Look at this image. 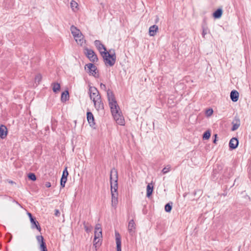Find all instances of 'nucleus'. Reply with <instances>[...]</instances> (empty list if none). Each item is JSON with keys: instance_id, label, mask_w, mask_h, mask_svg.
Masks as SVG:
<instances>
[{"instance_id": "f3484780", "label": "nucleus", "mask_w": 251, "mask_h": 251, "mask_svg": "<svg viewBox=\"0 0 251 251\" xmlns=\"http://www.w3.org/2000/svg\"><path fill=\"white\" fill-rule=\"evenodd\" d=\"M107 96H108V99L109 105H110L111 104H116L117 103V101L115 100L114 96L112 92L108 91L107 92Z\"/></svg>"}, {"instance_id": "4c0bfd02", "label": "nucleus", "mask_w": 251, "mask_h": 251, "mask_svg": "<svg viewBox=\"0 0 251 251\" xmlns=\"http://www.w3.org/2000/svg\"><path fill=\"white\" fill-rule=\"evenodd\" d=\"M208 29L207 27L202 26V35L203 38L205 37V35L207 34Z\"/></svg>"}, {"instance_id": "412c9836", "label": "nucleus", "mask_w": 251, "mask_h": 251, "mask_svg": "<svg viewBox=\"0 0 251 251\" xmlns=\"http://www.w3.org/2000/svg\"><path fill=\"white\" fill-rule=\"evenodd\" d=\"M116 123L120 125H124L125 123V121L123 117L121 115H118L117 117H114Z\"/></svg>"}, {"instance_id": "bb28decb", "label": "nucleus", "mask_w": 251, "mask_h": 251, "mask_svg": "<svg viewBox=\"0 0 251 251\" xmlns=\"http://www.w3.org/2000/svg\"><path fill=\"white\" fill-rule=\"evenodd\" d=\"M83 225H84V229L87 233H88L91 231V230L92 229V226L89 225V224L88 223H86L85 222H83Z\"/></svg>"}, {"instance_id": "5701e85b", "label": "nucleus", "mask_w": 251, "mask_h": 251, "mask_svg": "<svg viewBox=\"0 0 251 251\" xmlns=\"http://www.w3.org/2000/svg\"><path fill=\"white\" fill-rule=\"evenodd\" d=\"M70 29L71 31V33L73 34L74 37H75V36L78 35V34H79V35H80V33H81L80 32V31L79 30V29L77 28L74 25H72L71 26Z\"/></svg>"}, {"instance_id": "c03bdc74", "label": "nucleus", "mask_w": 251, "mask_h": 251, "mask_svg": "<svg viewBox=\"0 0 251 251\" xmlns=\"http://www.w3.org/2000/svg\"><path fill=\"white\" fill-rule=\"evenodd\" d=\"M59 214H60L59 211L58 210H57V209H56L55 210V215L56 216H58Z\"/></svg>"}, {"instance_id": "e433bc0d", "label": "nucleus", "mask_w": 251, "mask_h": 251, "mask_svg": "<svg viewBox=\"0 0 251 251\" xmlns=\"http://www.w3.org/2000/svg\"><path fill=\"white\" fill-rule=\"evenodd\" d=\"M100 241V240L99 239L95 240V238H94L93 245L96 248L100 245V243H99Z\"/></svg>"}, {"instance_id": "4468645a", "label": "nucleus", "mask_w": 251, "mask_h": 251, "mask_svg": "<svg viewBox=\"0 0 251 251\" xmlns=\"http://www.w3.org/2000/svg\"><path fill=\"white\" fill-rule=\"evenodd\" d=\"M116 242L117 246V251H121V239L120 234L118 232H115Z\"/></svg>"}, {"instance_id": "473e14b6", "label": "nucleus", "mask_w": 251, "mask_h": 251, "mask_svg": "<svg viewBox=\"0 0 251 251\" xmlns=\"http://www.w3.org/2000/svg\"><path fill=\"white\" fill-rule=\"evenodd\" d=\"M28 177L29 179L32 180V181H35L36 180V176L35 175L32 173L28 174Z\"/></svg>"}, {"instance_id": "f257e3e1", "label": "nucleus", "mask_w": 251, "mask_h": 251, "mask_svg": "<svg viewBox=\"0 0 251 251\" xmlns=\"http://www.w3.org/2000/svg\"><path fill=\"white\" fill-rule=\"evenodd\" d=\"M94 44L102 57L105 65L110 67L113 66L116 60V55L114 50H113V53L111 52V50L109 51H107L105 47L100 40H95Z\"/></svg>"}, {"instance_id": "6e6552de", "label": "nucleus", "mask_w": 251, "mask_h": 251, "mask_svg": "<svg viewBox=\"0 0 251 251\" xmlns=\"http://www.w3.org/2000/svg\"><path fill=\"white\" fill-rule=\"evenodd\" d=\"M136 225L133 220H131L128 222V230L130 235L132 236L135 233Z\"/></svg>"}, {"instance_id": "393cba45", "label": "nucleus", "mask_w": 251, "mask_h": 251, "mask_svg": "<svg viewBox=\"0 0 251 251\" xmlns=\"http://www.w3.org/2000/svg\"><path fill=\"white\" fill-rule=\"evenodd\" d=\"M69 95L68 91L63 92L61 94V100L62 101H66L69 99Z\"/></svg>"}, {"instance_id": "de8ad7c7", "label": "nucleus", "mask_w": 251, "mask_h": 251, "mask_svg": "<svg viewBox=\"0 0 251 251\" xmlns=\"http://www.w3.org/2000/svg\"><path fill=\"white\" fill-rule=\"evenodd\" d=\"M11 237L10 238V239L8 240V242H10L11 240Z\"/></svg>"}, {"instance_id": "39448f33", "label": "nucleus", "mask_w": 251, "mask_h": 251, "mask_svg": "<svg viewBox=\"0 0 251 251\" xmlns=\"http://www.w3.org/2000/svg\"><path fill=\"white\" fill-rule=\"evenodd\" d=\"M90 97L92 100L97 99V98H100L101 97L97 89L95 87L90 86L89 89Z\"/></svg>"}, {"instance_id": "2eb2a0df", "label": "nucleus", "mask_w": 251, "mask_h": 251, "mask_svg": "<svg viewBox=\"0 0 251 251\" xmlns=\"http://www.w3.org/2000/svg\"><path fill=\"white\" fill-rule=\"evenodd\" d=\"M30 222L31 225V227L32 228H36L38 231H41V227L39 225L38 222L36 220L35 218H31Z\"/></svg>"}, {"instance_id": "f704fd0d", "label": "nucleus", "mask_w": 251, "mask_h": 251, "mask_svg": "<svg viewBox=\"0 0 251 251\" xmlns=\"http://www.w3.org/2000/svg\"><path fill=\"white\" fill-rule=\"evenodd\" d=\"M42 79V75L40 74H38L36 75L35 77V82H37L38 84L41 81Z\"/></svg>"}, {"instance_id": "b1692460", "label": "nucleus", "mask_w": 251, "mask_h": 251, "mask_svg": "<svg viewBox=\"0 0 251 251\" xmlns=\"http://www.w3.org/2000/svg\"><path fill=\"white\" fill-rule=\"evenodd\" d=\"M153 187L151 183H150L147 185V197H150L153 192Z\"/></svg>"}, {"instance_id": "7c9ffc66", "label": "nucleus", "mask_w": 251, "mask_h": 251, "mask_svg": "<svg viewBox=\"0 0 251 251\" xmlns=\"http://www.w3.org/2000/svg\"><path fill=\"white\" fill-rule=\"evenodd\" d=\"M171 166L170 165H168L163 169L162 172L163 174H166L171 170Z\"/></svg>"}, {"instance_id": "a19ab883", "label": "nucleus", "mask_w": 251, "mask_h": 251, "mask_svg": "<svg viewBox=\"0 0 251 251\" xmlns=\"http://www.w3.org/2000/svg\"><path fill=\"white\" fill-rule=\"evenodd\" d=\"M100 87L101 89L106 90V85L102 83H100Z\"/></svg>"}, {"instance_id": "7ed1b4c3", "label": "nucleus", "mask_w": 251, "mask_h": 251, "mask_svg": "<svg viewBox=\"0 0 251 251\" xmlns=\"http://www.w3.org/2000/svg\"><path fill=\"white\" fill-rule=\"evenodd\" d=\"M85 69L86 70L88 73L90 74V75H92L96 77L98 76H96L97 73H98V71L97 70V67L92 63H88L85 65Z\"/></svg>"}, {"instance_id": "20e7f679", "label": "nucleus", "mask_w": 251, "mask_h": 251, "mask_svg": "<svg viewBox=\"0 0 251 251\" xmlns=\"http://www.w3.org/2000/svg\"><path fill=\"white\" fill-rule=\"evenodd\" d=\"M84 53L90 61L95 62L98 60L97 54L91 49H85Z\"/></svg>"}, {"instance_id": "2f4dec72", "label": "nucleus", "mask_w": 251, "mask_h": 251, "mask_svg": "<svg viewBox=\"0 0 251 251\" xmlns=\"http://www.w3.org/2000/svg\"><path fill=\"white\" fill-rule=\"evenodd\" d=\"M40 249L41 251H48L46 243L40 244Z\"/></svg>"}, {"instance_id": "c756f323", "label": "nucleus", "mask_w": 251, "mask_h": 251, "mask_svg": "<svg viewBox=\"0 0 251 251\" xmlns=\"http://www.w3.org/2000/svg\"><path fill=\"white\" fill-rule=\"evenodd\" d=\"M210 132L209 130L206 131L203 134L202 138L204 140H207L210 137Z\"/></svg>"}, {"instance_id": "9d476101", "label": "nucleus", "mask_w": 251, "mask_h": 251, "mask_svg": "<svg viewBox=\"0 0 251 251\" xmlns=\"http://www.w3.org/2000/svg\"><path fill=\"white\" fill-rule=\"evenodd\" d=\"M239 144L238 140L237 138L233 137L229 141V147L231 150H234L237 148Z\"/></svg>"}, {"instance_id": "49530a36", "label": "nucleus", "mask_w": 251, "mask_h": 251, "mask_svg": "<svg viewBox=\"0 0 251 251\" xmlns=\"http://www.w3.org/2000/svg\"><path fill=\"white\" fill-rule=\"evenodd\" d=\"M67 176H67L64 175L62 174L61 178H64V179H66V180H67Z\"/></svg>"}, {"instance_id": "37998d69", "label": "nucleus", "mask_w": 251, "mask_h": 251, "mask_svg": "<svg viewBox=\"0 0 251 251\" xmlns=\"http://www.w3.org/2000/svg\"><path fill=\"white\" fill-rule=\"evenodd\" d=\"M217 134H215V135H214V137H215V138H214V140H213V143H214V144H215L217 143H216V141H217Z\"/></svg>"}, {"instance_id": "a211bd4d", "label": "nucleus", "mask_w": 251, "mask_h": 251, "mask_svg": "<svg viewBox=\"0 0 251 251\" xmlns=\"http://www.w3.org/2000/svg\"><path fill=\"white\" fill-rule=\"evenodd\" d=\"M158 29V26L156 25H153L150 26L149 30V35L151 36H154L156 34Z\"/></svg>"}, {"instance_id": "f8f14e48", "label": "nucleus", "mask_w": 251, "mask_h": 251, "mask_svg": "<svg viewBox=\"0 0 251 251\" xmlns=\"http://www.w3.org/2000/svg\"><path fill=\"white\" fill-rule=\"evenodd\" d=\"M233 125L231 130L235 131L237 130L240 126V121L238 117L236 116L234 117L233 121L232 122Z\"/></svg>"}, {"instance_id": "c85d7f7f", "label": "nucleus", "mask_w": 251, "mask_h": 251, "mask_svg": "<svg viewBox=\"0 0 251 251\" xmlns=\"http://www.w3.org/2000/svg\"><path fill=\"white\" fill-rule=\"evenodd\" d=\"M172 209V203H168L165 206V210L167 212H170Z\"/></svg>"}, {"instance_id": "ea45409f", "label": "nucleus", "mask_w": 251, "mask_h": 251, "mask_svg": "<svg viewBox=\"0 0 251 251\" xmlns=\"http://www.w3.org/2000/svg\"><path fill=\"white\" fill-rule=\"evenodd\" d=\"M63 174V175H64L67 176H68L69 173H68V171H67V167H66V168H65V169L64 170V171H63V174Z\"/></svg>"}, {"instance_id": "72a5a7b5", "label": "nucleus", "mask_w": 251, "mask_h": 251, "mask_svg": "<svg viewBox=\"0 0 251 251\" xmlns=\"http://www.w3.org/2000/svg\"><path fill=\"white\" fill-rule=\"evenodd\" d=\"M36 239L39 243L42 244V243H45L44 242V239L42 235H38L36 236Z\"/></svg>"}, {"instance_id": "c9c22d12", "label": "nucleus", "mask_w": 251, "mask_h": 251, "mask_svg": "<svg viewBox=\"0 0 251 251\" xmlns=\"http://www.w3.org/2000/svg\"><path fill=\"white\" fill-rule=\"evenodd\" d=\"M213 113V109L211 108L208 109L205 111V114L207 117H209L212 115Z\"/></svg>"}, {"instance_id": "f03ea898", "label": "nucleus", "mask_w": 251, "mask_h": 251, "mask_svg": "<svg viewBox=\"0 0 251 251\" xmlns=\"http://www.w3.org/2000/svg\"><path fill=\"white\" fill-rule=\"evenodd\" d=\"M118 171L113 168L110 172V184H111V192H117L118 189Z\"/></svg>"}, {"instance_id": "a878e982", "label": "nucleus", "mask_w": 251, "mask_h": 251, "mask_svg": "<svg viewBox=\"0 0 251 251\" xmlns=\"http://www.w3.org/2000/svg\"><path fill=\"white\" fill-rule=\"evenodd\" d=\"M70 6L71 8L74 11H75L78 10V4L75 0H72L70 3Z\"/></svg>"}, {"instance_id": "dca6fc26", "label": "nucleus", "mask_w": 251, "mask_h": 251, "mask_svg": "<svg viewBox=\"0 0 251 251\" xmlns=\"http://www.w3.org/2000/svg\"><path fill=\"white\" fill-rule=\"evenodd\" d=\"M230 97L232 101L236 102L238 100L239 93L236 90H232L230 93Z\"/></svg>"}, {"instance_id": "58836bf2", "label": "nucleus", "mask_w": 251, "mask_h": 251, "mask_svg": "<svg viewBox=\"0 0 251 251\" xmlns=\"http://www.w3.org/2000/svg\"><path fill=\"white\" fill-rule=\"evenodd\" d=\"M66 181L67 180H66V179L61 178L60 185L62 187H64L65 186Z\"/></svg>"}, {"instance_id": "1a4fd4ad", "label": "nucleus", "mask_w": 251, "mask_h": 251, "mask_svg": "<svg viewBox=\"0 0 251 251\" xmlns=\"http://www.w3.org/2000/svg\"><path fill=\"white\" fill-rule=\"evenodd\" d=\"M94 106L97 110L103 109V104L102 102L101 98L93 100Z\"/></svg>"}, {"instance_id": "a18cd8bd", "label": "nucleus", "mask_w": 251, "mask_h": 251, "mask_svg": "<svg viewBox=\"0 0 251 251\" xmlns=\"http://www.w3.org/2000/svg\"><path fill=\"white\" fill-rule=\"evenodd\" d=\"M27 214L29 217L30 221L31 220V218H34L30 213H28Z\"/></svg>"}, {"instance_id": "9b49d317", "label": "nucleus", "mask_w": 251, "mask_h": 251, "mask_svg": "<svg viewBox=\"0 0 251 251\" xmlns=\"http://www.w3.org/2000/svg\"><path fill=\"white\" fill-rule=\"evenodd\" d=\"M111 204L113 207H116L118 202V192H111Z\"/></svg>"}, {"instance_id": "79ce46f5", "label": "nucleus", "mask_w": 251, "mask_h": 251, "mask_svg": "<svg viewBox=\"0 0 251 251\" xmlns=\"http://www.w3.org/2000/svg\"><path fill=\"white\" fill-rule=\"evenodd\" d=\"M45 186L49 188L51 187V183L50 182H47L45 184Z\"/></svg>"}, {"instance_id": "423d86ee", "label": "nucleus", "mask_w": 251, "mask_h": 251, "mask_svg": "<svg viewBox=\"0 0 251 251\" xmlns=\"http://www.w3.org/2000/svg\"><path fill=\"white\" fill-rule=\"evenodd\" d=\"M109 106L111 108V111L113 117H117V116H118V115L121 114V112L119 111V107L117 103L111 104L110 105H109Z\"/></svg>"}, {"instance_id": "6ab92c4d", "label": "nucleus", "mask_w": 251, "mask_h": 251, "mask_svg": "<svg viewBox=\"0 0 251 251\" xmlns=\"http://www.w3.org/2000/svg\"><path fill=\"white\" fill-rule=\"evenodd\" d=\"M74 38L75 39V40L77 43V44L81 46L82 45L85 41L84 39V36L82 33H80V35L78 34V35H76L75 37H74Z\"/></svg>"}, {"instance_id": "cd10ccee", "label": "nucleus", "mask_w": 251, "mask_h": 251, "mask_svg": "<svg viewBox=\"0 0 251 251\" xmlns=\"http://www.w3.org/2000/svg\"><path fill=\"white\" fill-rule=\"evenodd\" d=\"M52 90L54 92H57L60 89V85L58 83H53L52 84Z\"/></svg>"}, {"instance_id": "ddd939ff", "label": "nucleus", "mask_w": 251, "mask_h": 251, "mask_svg": "<svg viewBox=\"0 0 251 251\" xmlns=\"http://www.w3.org/2000/svg\"><path fill=\"white\" fill-rule=\"evenodd\" d=\"M87 119L91 126L93 127L95 125L94 117L92 112H87Z\"/></svg>"}, {"instance_id": "aec40b11", "label": "nucleus", "mask_w": 251, "mask_h": 251, "mask_svg": "<svg viewBox=\"0 0 251 251\" xmlns=\"http://www.w3.org/2000/svg\"><path fill=\"white\" fill-rule=\"evenodd\" d=\"M7 128L5 126L1 125L0 126V137L4 139L7 135Z\"/></svg>"}, {"instance_id": "4be33fe9", "label": "nucleus", "mask_w": 251, "mask_h": 251, "mask_svg": "<svg viewBox=\"0 0 251 251\" xmlns=\"http://www.w3.org/2000/svg\"><path fill=\"white\" fill-rule=\"evenodd\" d=\"M223 14V10L222 8H218L213 13V16L215 19H219L221 17Z\"/></svg>"}, {"instance_id": "0eeeda50", "label": "nucleus", "mask_w": 251, "mask_h": 251, "mask_svg": "<svg viewBox=\"0 0 251 251\" xmlns=\"http://www.w3.org/2000/svg\"><path fill=\"white\" fill-rule=\"evenodd\" d=\"M94 238L95 240L99 239L102 238V229L100 224H97L95 229Z\"/></svg>"}]
</instances>
